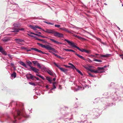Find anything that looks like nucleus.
<instances>
[{
	"label": "nucleus",
	"instance_id": "nucleus-59",
	"mask_svg": "<svg viewBox=\"0 0 123 123\" xmlns=\"http://www.w3.org/2000/svg\"><path fill=\"white\" fill-rule=\"evenodd\" d=\"M102 56L103 57H107V56L106 55H102Z\"/></svg>",
	"mask_w": 123,
	"mask_h": 123
},
{
	"label": "nucleus",
	"instance_id": "nucleus-54",
	"mask_svg": "<svg viewBox=\"0 0 123 123\" xmlns=\"http://www.w3.org/2000/svg\"><path fill=\"white\" fill-rule=\"evenodd\" d=\"M33 29V30H34L35 31H36V28L35 27V26H34L33 27V29Z\"/></svg>",
	"mask_w": 123,
	"mask_h": 123
},
{
	"label": "nucleus",
	"instance_id": "nucleus-43",
	"mask_svg": "<svg viewBox=\"0 0 123 123\" xmlns=\"http://www.w3.org/2000/svg\"><path fill=\"white\" fill-rule=\"evenodd\" d=\"M68 69L64 68L62 71L64 73H66Z\"/></svg>",
	"mask_w": 123,
	"mask_h": 123
},
{
	"label": "nucleus",
	"instance_id": "nucleus-27",
	"mask_svg": "<svg viewBox=\"0 0 123 123\" xmlns=\"http://www.w3.org/2000/svg\"><path fill=\"white\" fill-rule=\"evenodd\" d=\"M76 71H77V72L79 74H80L81 75H83V74L78 69H77L76 70Z\"/></svg>",
	"mask_w": 123,
	"mask_h": 123
},
{
	"label": "nucleus",
	"instance_id": "nucleus-28",
	"mask_svg": "<svg viewBox=\"0 0 123 123\" xmlns=\"http://www.w3.org/2000/svg\"><path fill=\"white\" fill-rule=\"evenodd\" d=\"M85 52L86 53H87L88 54H90L91 53V50H86V49L85 50Z\"/></svg>",
	"mask_w": 123,
	"mask_h": 123
},
{
	"label": "nucleus",
	"instance_id": "nucleus-26",
	"mask_svg": "<svg viewBox=\"0 0 123 123\" xmlns=\"http://www.w3.org/2000/svg\"><path fill=\"white\" fill-rule=\"evenodd\" d=\"M32 62L35 65L36 64L37 66V63H39L37 62V61H32Z\"/></svg>",
	"mask_w": 123,
	"mask_h": 123
},
{
	"label": "nucleus",
	"instance_id": "nucleus-29",
	"mask_svg": "<svg viewBox=\"0 0 123 123\" xmlns=\"http://www.w3.org/2000/svg\"><path fill=\"white\" fill-rule=\"evenodd\" d=\"M3 54L5 55H7L6 53L5 52V51L3 49L0 52Z\"/></svg>",
	"mask_w": 123,
	"mask_h": 123
},
{
	"label": "nucleus",
	"instance_id": "nucleus-8",
	"mask_svg": "<svg viewBox=\"0 0 123 123\" xmlns=\"http://www.w3.org/2000/svg\"><path fill=\"white\" fill-rule=\"evenodd\" d=\"M60 29L66 32L72 34H73V32H75L74 31H71L69 29L66 28L65 27L60 28Z\"/></svg>",
	"mask_w": 123,
	"mask_h": 123
},
{
	"label": "nucleus",
	"instance_id": "nucleus-19",
	"mask_svg": "<svg viewBox=\"0 0 123 123\" xmlns=\"http://www.w3.org/2000/svg\"><path fill=\"white\" fill-rule=\"evenodd\" d=\"M56 83L55 82H53V88H51L50 90V92L53 93V92L51 91V90H53V89H54L56 88V87L55 86V84Z\"/></svg>",
	"mask_w": 123,
	"mask_h": 123
},
{
	"label": "nucleus",
	"instance_id": "nucleus-12",
	"mask_svg": "<svg viewBox=\"0 0 123 123\" xmlns=\"http://www.w3.org/2000/svg\"><path fill=\"white\" fill-rule=\"evenodd\" d=\"M31 49L32 50H34L35 51L37 52H38L41 53L43 54H44V52H43L41 50H39L37 49L34 48H31Z\"/></svg>",
	"mask_w": 123,
	"mask_h": 123
},
{
	"label": "nucleus",
	"instance_id": "nucleus-56",
	"mask_svg": "<svg viewBox=\"0 0 123 123\" xmlns=\"http://www.w3.org/2000/svg\"><path fill=\"white\" fill-rule=\"evenodd\" d=\"M34 77L37 80H39V79L38 78L36 77Z\"/></svg>",
	"mask_w": 123,
	"mask_h": 123
},
{
	"label": "nucleus",
	"instance_id": "nucleus-11",
	"mask_svg": "<svg viewBox=\"0 0 123 123\" xmlns=\"http://www.w3.org/2000/svg\"><path fill=\"white\" fill-rule=\"evenodd\" d=\"M37 66L42 70H47L48 68H46L44 65H42L41 66L39 63H37Z\"/></svg>",
	"mask_w": 123,
	"mask_h": 123
},
{
	"label": "nucleus",
	"instance_id": "nucleus-7",
	"mask_svg": "<svg viewBox=\"0 0 123 123\" xmlns=\"http://www.w3.org/2000/svg\"><path fill=\"white\" fill-rule=\"evenodd\" d=\"M43 48L46 49L47 50H51L54 51L55 52H56V50L49 45H44Z\"/></svg>",
	"mask_w": 123,
	"mask_h": 123
},
{
	"label": "nucleus",
	"instance_id": "nucleus-37",
	"mask_svg": "<svg viewBox=\"0 0 123 123\" xmlns=\"http://www.w3.org/2000/svg\"><path fill=\"white\" fill-rule=\"evenodd\" d=\"M36 36H38L39 37H43V38L44 37V36H42L41 35H39V34H37V35H36Z\"/></svg>",
	"mask_w": 123,
	"mask_h": 123
},
{
	"label": "nucleus",
	"instance_id": "nucleus-33",
	"mask_svg": "<svg viewBox=\"0 0 123 123\" xmlns=\"http://www.w3.org/2000/svg\"><path fill=\"white\" fill-rule=\"evenodd\" d=\"M20 49L23 50H26L27 49V48L25 47H21Z\"/></svg>",
	"mask_w": 123,
	"mask_h": 123
},
{
	"label": "nucleus",
	"instance_id": "nucleus-25",
	"mask_svg": "<svg viewBox=\"0 0 123 123\" xmlns=\"http://www.w3.org/2000/svg\"><path fill=\"white\" fill-rule=\"evenodd\" d=\"M36 39L37 40H38L40 41H42L43 43H45L46 42L45 40L41 39H40L37 38H36Z\"/></svg>",
	"mask_w": 123,
	"mask_h": 123
},
{
	"label": "nucleus",
	"instance_id": "nucleus-32",
	"mask_svg": "<svg viewBox=\"0 0 123 123\" xmlns=\"http://www.w3.org/2000/svg\"><path fill=\"white\" fill-rule=\"evenodd\" d=\"M93 61H97L98 62H101L102 61L100 60H98L96 59H93Z\"/></svg>",
	"mask_w": 123,
	"mask_h": 123
},
{
	"label": "nucleus",
	"instance_id": "nucleus-57",
	"mask_svg": "<svg viewBox=\"0 0 123 123\" xmlns=\"http://www.w3.org/2000/svg\"><path fill=\"white\" fill-rule=\"evenodd\" d=\"M56 57H58V58H60L61 59L63 58H62L60 56H58V55H57V56Z\"/></svg>",
	"mask_w": 123,
	"mask_h": 123
},
{
	"label": "nucleus",
	"instance_id": "nucleus-14",
	"mask_svg": "<svg viewBox=\"0 0 123 123\" xmlns=\"http://www.w3.org/2000/svg\"><path fill=\"white\" fill-rule=\"evenodd\" d=\"M26 76L27 78L28 79H29L30 77L31 79H32L33 77V76L31 74H26Z\"/></svg>",
	"mask_w": 123,
	"mask_h": 123
},
{
	"label": "nucleus",
	"instance_id": "nucleus-53",
	"mask_svg": "<svg viewBox=\"0 0 123 123\" xmlns=\"http://www.w3.org/2000/svg\"><path fill=\"white\" fill-rule=\"evenodd\" d=\"M65 66L67 68H70V67H71V66H70L65 65Z\"/></svg>",
	"mask_w": 123,
	"mask_h": 123
},
{
	"label": "nucleus",
	"instance_id": "nucleus-23",
	"mask_svg": "<svg viewBox=\"0 0 123 123\" xmlns=\"http://www.w3.org/2000/svg\"><path fill=\"white\" fill-rule=\"evenodd\" d=\"M16 76V73L14 72L11 75V76L12 77H13L14 78H15Z\"/></svg>",
	"mask_w": 123,
	"mask_h": 123
},
{
	"label": "nucleus",
	"instance_id": "nucleus-10",
	"mask_svg": "<svg viewBox=\"0 0 123 123\" xmlns=\"http://www.w3.org/2000/svg\"><path fill=\"white\" fill-rule=\"evenodd\" d=\"M44 37H43V38H48L50 40L52 41V42L55 43L56 44H62V43L61 42H59L58 41H56V40H55L54 39H52L51 38H49L47 37H46L44 36Z\"/></svg>",
	"mask_w": 123,
	"mask_h": 123
},
{
	"label": "nucleus",
	"instance_id": "nucleus-46",
	"mask_svg": "<svg viewBox=\"0 0 123 123\" xmlns=\"http://www.w3.org/2000/svg\"><path fill=\"white\" fill-rule=\"evenodd\" d=\"M119 55L121 57V58H122V59L123 60V54H120Z\"/></svg>",
	"mask_w": 123,
	"mask_h": 123
},
{
	"label": "nucleus",
	"instance_id": "nucleus-2",
	"mask_svg": "<svg viewBox=\"0 0 123 123\" xmlns=\"http://www.w3.org/2000/svg\"><path fill=\"white\" fill-rule=\"evenodd\" d=\"M106 67V66H105L103 67H98L97 68L98 69L96 70H92L90 68V67H88L87 70L92 72L95 73H101L102 72L101 70H103Z\"/></svg>",
	"mask_w": 123,
	"mask_h": 123
},
{
	"label": "nucleus",
	"instance_id": "nucleus-31",
	"mask_svg": "<svg viewBox=\"0 0 123 123\" xmlns=\"http://www.w3.org/2000/svg\"><path fill=\"white\" fill-rule=\"evenodd\" d=\"M63 49L67 51L71 52V49Z\"/></svg>",
	"mask_w": 123,
	"mask_h": 123
},
{
	"label": "nucleus",
	"instance_id": "nucleus-3",
	"mask_svg": "<svg viewBox=\"0 0 123 123\" xmlns=\"http://www.w3.org/2000/svg\"><path fill=\"white\" fill-rule=\"evenodd\" d=\"M106 67V66H105L103 67H98L97 68L98 69L96 70H92L90 68V67H88L87 70L92 72L95 73H101L102 72L101 70H103Z\"/></svg>",
	"mask_w": 123,
	"mask_h": 123
},
{
	"label": "nucleus",
	"instance_id": "nucleus-58",
	"mask_svg": "<svg viewBox=\"0 0 123 123\" xmlns=\"http://www.w3.org/2000/svg\"><path fill=\"white\" fill-rule=\"evenodd\" d=\"M16 43L19 44H21V43H20L18 42V41H16Z\"/></svg>",
	"mask_w": 123,
	"mask_h": 123
},
{
	"label": "nucleus",
	"instance_id": "nucleus-18",
	"mask_svg": "<svg viewBox=\"0 0 123 123\" xmlns=\"http://www.w3.org/2000/svg\"><path fill=\"white\" fill-rule=\"evenodd\" d=\"M75 54L77 55V56H78V57H80L81 59H82L86 61V60L85 59L84 57H83L82 56H81L80 55H79V54H77V53H75Z\"/></svg>",
	"mask_w": 123,
	"mask_h": 123
},
{
	"label": "nucleus",
	"instance_id": "nucleus-51",
	"mask_svg": "<svg viewBox=\"0 0 123 123\" xmlns=\"http://www.w3.org/2000/svg\"><path fill=\"white\" fill-rule=\"evenodd\" d=\"M31 33L32 34L36 36V35L37 34L36 33H34L32 32H31Z\"/></svg>",
	"mask_w": 123,
	"mask_h": 123
},
{
	"label": "nucleus",
	"instance_id": "nucleus-55",
	"mask_svg": "<svg viewBox=\"0 0 123 123\" xmlns=\"http://www.w3.org/2000/svg\"><path fill=\"white\" fill-rule=\"evenodd\" d=\"M52 54H53L55 56H57V55L54 53L53 52V53H52Z\"/></svg>",
	"mask_w": 123,
	"mask_h": 123
},
{
	"label": "nucleus",
	"instance_id": "nucleus-36",
	"mask_svg": "<svg viewBox=\"0 0 123 123\" xmlns=\"http://www.w3.org/2000/svg\"><path fill=\"white\" fill-rule=\"evenodd\" d=\"M29 83L30 84L32 85H33V86H35V84L34 83H33V82H30Z\"/></svg>",
	"mask_w": 123,
	"mask_h": 123
},
{
	"label": "nucleus",
	"instance_id": "nucleus-41",
	"mask_svg": "<svg viewBox=\"0 0 123 123\" xmlns=\"http://www.w3.org/2000/svg\"><path fill=\"white\" fill-rule=\"evenodd\" d=\"M28 25V27L31 28L32 29H33V27H34V26L31 25Z\"/></svg>",
	"mask_w": 123,
	"mask_h": 123
},
{
	"label": "nucleus",
	"instance_id": "nucleus-52",
	"mask_svg": "<svg viewBox=\"0 0 123 123\" xmlns=\"http://www.w3.org/2000/svg\"><path fill=\"white\" fill-rule=\"evenodd\" d=\"M36 32L38 33V34H41V33L40 32H38V31H37Z\"/></svg>",
	"mask_w": 123,
	"mask_h": 123
},
{
	"label": "nucleus",
	"instance_id": "nucleus-1",
	"mask_svg": "<svg viewBox=\"0 0 123 123\" xmlns=\"http://www.w3.org/2000/svg\"><path fill=\"white\" fill-rule=\"evenodd\" d=\"M64 41L67 42L70 46H71L77 49L78 50L80 51H81L82 52H85V49H80L78 46L76 45L73 42H70L69 40L66 39H64Z\"/></svg>",
	"mask_w": 123,
	"mask_h": 123
},
{
	"label": "nucleus",
	"instance_id": "nucleus-15",
	"mask_svg": "<svg viewBox=\"0 0 123 123\" xmlns=\"http://www.w3.org/2000/svg\"><path fill=\"white\" fill-rule=\"evenodd\" d=\"M47 73L50 75L51 76L53 75L54 73L53 72V71L50 70L49 69H48L46 70Z\"/></svg>",
	"mask_w": 123,
	"mask_h": 123
},
{
	"label": "nucleus",
	"instance_id": "nucleus-17",
	"mask_svg": "<svg viewBox=\"0 0 123 123\" xmlns=\"http://www.w3.org/2000/svg\"><path fill=\"white\" fill-rule=\"evenodd\" d=\"M77 87L78 88L77 89H74V91H76L79 90H83L84 89V87L82 88L81 87L79 86H77Z\"/></svg>",
	"mask_w": 123,
	"mask_h": 123
},
{
	"label": "nucleus",
	"instance_id": "nucleus-4",
	"mask_svg": "<svg viewBox=\"0 0 123 123\" xmlns=\"http://www.w3.org/2000/svg\"><path fill=\"white\" fill-rule=\"evenodd\" d=\"M26 62L27 64L31 68V70L33 71L35 73H39L38 71L39 70L35 68L34 67L31 66L32 64V62L29 60H27L26 61Z\"/></svg>",
	"mask_w": 123,
	"mask_h": 123
},
{
	"label": "nucleus",
	"instance_id": "nucleus-42",
	"mask_svg": "<svg viewBox=\"0 0 123 123\" xmlns=\"http://www.w3.org/2000/svg\"><path fill=\"white\" fill-rule=\"evenodd\" d=\"M53 63L56 67H58V68L60 67L55 62H53Z\"/></svg>",
	"mask_w": 123,
	"mask_h": 123
},
{
	"label": "nucleus",
	"instance_id": "nucleus-40",
	"mask_svg": "<svg viewBox=\"0 0 123 123\" xmlns=\"http://www.w3.org/2000/svg\"><path fill=\"white\" fill-rule=\"evenodd\" d=\"M55 27L59 28L60 27V25H55Z\"/></svg>",
	"mask_w": 123,
	"mask_h": 123
},
{
	"label": "nucleus",
	"instance_id": "nucleus-24",
	"mask_svg": "<svg viewBox=\"0 0 123 123\" xmlns=\"http://www.w3.org/2000/svg\"><path fill=\"white\" fill-rule=\"evenodd\" d=\"M46 79L50 82V83H52V80H51L50 77H47L46 78Z\"/></svg>",
	"mask_w": 123,
	"mask_h": 123
},
{
	"label": "nucleus",
	"instance_id": "nucleus-48",
	"mask_svg": "<svg viewBox=\"0 0 123 123\" xmlns=\"http://www.w3.org/2000/svg\"><path fill=\"white\" fill-rule=\"evenodd\" d=\"M61 71H62L64 69V68H62V67H59V68Z\"/></svg>",
	"mask_w": 123,
	"mask_h": 123
},
{
	"label": "nucleus",
	"instance_id": "nucleus-60",
	"mask_svg": "<svg viewBox=\"0 0 123 123\" xmlns=\"http://www.w3.org/2000/svg\"><path fill=\"white\" fill-rule=\"evenodd\" d=\"M71 52H72L74 53H75V51L74 50L72 49H71Z\"/></svg>",
	"mask_w": 123,
	"mask_h": 123
},
{
	"label": "nucleus",
	"instance_id": "nucleus-49",
	"mask_svg": "<svg viewBox=\"0 0 123 123\" xmlns=\"http://www.w3.org/2000/svg\"><path fill=\"white\" fill-rule=\"evenodd\" d=\"M88 74H89V75L91 77H93V75L92 74L90 73H89Z\"/></svg>",
	"mask_w": 123,
	"mask_h": 123
},
{
	"label": "nucleus",
	"instance_id": "nucleus-63",
	"mask_svg": "<svg viewBox=\"0 0 123 123\" xmlns=\"http://www.w3.org/2000/svg\"><path fill=\"white\" fill-rule=\"evenodd\" d=\"M53 80L54 81H55V80H56V79L55 78H54L53 79Z\"/></svg>",
	"mask_w": 123,
	"mask_h": 123
},
{
	"label": "nucleus",
	"instance_id": "nucleus-35",
	"mask_svg": "<svg viewBox=\"0 0 123 123\" xmlns=\"http://www.w3.org/2000/svg\"><path fill=\"white\" fill-rule=\"evenodd\" d=\"M70 68H73V69H75L76 70L77 69V68L75 67L74 65H73L72 66H71V67Z\"/></svg>",
	"mask_w": 123,
	"mask_h": 123
},
{
	"label": "nucleus",
	"instance_id": "nucleus-39",
	"mask_svg": "<svg viewBox=\"0 0 123 123\" xmlns=\"http://www.w3.org/2000/svg\"><path fill=\"white\" fill-rule=\"evenodd\" d=\"M77 37L80 39H83V38L78 36H77Z\"/></svg>",
	"mask_w": 123,
	"mask_h": 123
},
{
	"label": "nucleus",
	"instance_id": "nucleus-44",
	"mask_svg": "<svg viewBox=\"0 0 123 123\" xmlns=\"http://www.w3.org/2000/svg\"><path fill=\"white\" fill-rule=\"evenodd\" d=\"M86 61H87L89 62H92V61L89 58L87 60H86Z\"/></svg>",
	"mask_w": 123,
	"mask_h": 123
},
{
	"label": "nucleus",
	"instance_id": "nucleus-20",
	"mask_svg": "<svg viewBox=\"0 0 123 123\" xmlns=\"http://www.w3.org/2000/svg\"><path fill=\"white\" fill-rule=\"evenodd\" d=\"M15 41H18V42H23L24 41L23 40L19 38H17L15 39Z\"/></svg>",
	"mask_w": 123,
	"mask_h": 123
},
{
	"label": "nucleus",
	"instance_id": "nucleus-22",
	"mask_svg": "<svg viewBox=\"0 0 123 123\" xmlns=\"http://www.w3.org/2000/svg\"><path fill=\"white\" fill-rule=\"evenodd\" d=\"M13 26L15 27H18L20 26L19 24L18 23L14 24H13Z\"/></svg>",
	"mask_w": 123,
	"mask_h": 123
},
{
	"label": "nucleus",
	"instance_id": "nucleus-62",
	"mask_svg": "<svg viewBox=\"0 0 123 123\" xmlns=\"http://www.w3.org/2000/svg\"><path fill=\"white\" fill-rule=\"evenodd\" d=\"M35 27L36 28H38V26L37 25H36L35 26Z\"/></svg>",
	"mask_w": 123,
	"mask_h": 123
},
{
	"label": "nucleus",
	"instance_id": "nucleus-16",
	"mask_svg": "<svg viewBox=\"0 0 123 123\" xmlns=\"http://www.w3.org/2000/svg\"><path fill=\"white\" fill-rule=\"evenodd\" d=\"M19 63L21 65L23 66L24 67H25L26 68H27V66L22 61H20L19 62Z\"/></svg>",
	"mask_w": 123,
	"mask_h": 123
},
{
	"label": "nucleus",
	"instance_id": "nucleus-61",
	"mask_svg": "<svg viewBox=\"0 0 123 123\" xmlns=\"http://www.w3.org/2000/svg\"><path fill=\"white\" fill-rule=\"evenodd\" d=\"M68 65H71V66H72L73 65V64H72V63H69L68 64Z\"/></svg>",
	"mask_w": 123,
	"mask_h": 123
},
{
	"label": "nucleus",
	"instance_id": "nucleus-47",
	"mask_svg": "<svg viewBox=\"0 0 123 123\" xmlns=\"http://www.w3.org/2000/svg\"><path fill=\"white\" fill-rule=\"evenodd\" d=\"M39 77L42 78L43 80H45V78L43 77L41 75L39 76Z\"/></svg>",
	"mask_w": 123,
	"mask_h": 123
},
{
	"label": "nucleus",
	"instance_id": "nucleus-45",
	"mask_svg": "<svg viewBox=\"0 0 123 123\" xmlns=\"http://www.w3.org/2000/svg\"><path fill=\"white\" fill-rule=\"evenodd\" d=\"M87 65H83V67L86 68V69H87L88 67H87Z\"/></svg>",
	"mask_w": 123,
	"mask_h": 123
},
{
	"label": "nucleus",
	"instance_id": "nucleus-30",
	"mask_svg": "<svg viewBox=\"0 0 123 123\" xmlns=\"http://www.w3.org/2000/svg\"><path fill=\"white\" fill-rule=\"evenodd\" d=\"M37 44L38 45L41 46L43 48L44 45L38 43H37Z\"/></svg>",
	"mask_w": 123,
	"mask_h": 123
},
{
	"label": "nucleus",
	"instance_id": "nucleus-34",
	"mask_svg": "<svg viewBox=\"0 0 123 123\" xmlns=\"http://www.w3.org/2000/svg\"><path fill=\"white\" fill-rule=\"evenodd\" d=\"M94 37L98 41H99V42H101V40L99 38H98L95 37Z\"/></svg>",
	"mask_w": 123,
	"mask_h": 123
},
{
	"label": "nucleus",
	"instance_id": "nucleus-5",
	"mask_svg": "<svg viewBox=\"0 0 123 123\" xmlns=\"http://www.w3.org/2000/svg\"><path fill=\"white\" fill-rule=\"evenodd\" d=\"M16 112L17 113V114L16 115H14V118L15 119L17 117H18V119H19L18 117L20 116L21 115L23 116H24V117H29V115H26V116H25V115H23L22 114V113L21 114V112L20 111L18 110H17L16 111Z\"/></svg>",
	"mask_w": 123,
	"mask_h": 123
},
{
	"label": "nucleus",
	"instance_id": "nucleus-50",
	"mask_svg": "<svg viewBox=\"0 0 123 123\" xmlns=\"http://www.w3.org/2000/svg\"><path fill=\"white\" fill-rule=\"evenodd\" d=\"M3 49L0 46V52Z\"/></svg>",
	"mask_w": 123,
	"mask_h": 123
},
{
	"label": "nucleus",
	"instance_id": "nucleus-9",
	"mask_svg": "<svg viewBox=\"0 0 123 123\" xmlns=\"http://www.w3.org/2000/svg\"><path fill=\"white\" fill-rule=\"evenodd\" d=\"M43 31L45 32L49 33H51L54 34L55 31L51 29H46L45 30H42Z\"/></svg>",
	"mask_w": 123,
	"mask_h": 123
},
{
	"label": "nucleus",
	"instance_id": "nucleus-64",
	"mask_svg": "<svg viewBox=\"0 0 123 123\" xmlns=\"http://www.w3.org/2000/svg\"><path fill=\"white\" fill-rule=\"evenodd\" d=\"M74 36L75 37H77V35H74Z\"/></svg>",
	"mask_w": 123,
	"mask_h": 123
},
{
	"label": "nucleus",
	"instance_id": "nucleus-13",
	"mask_svg": "<svg viewBox=\"0 0 123 123\" xmlns=\"http://www.w3.org/2000/svg\"><path fill=\"white\" fill-rule=\"evenodd\" d=\"M24 30V29L23 28H21L19 29H14L13 31H10V32H18L19 31H23Z\"/></svg>",
	"mask_w": 123,
	"mask_h": 123
},
{
	"label": "nucleus",
	"instance_id": "nucleus-21",
	"mask_svg": "<svg viewBox=\"0 0 123 123\" xmlns=\"http://www.w3.org/2000/svg\"><path fill=\"white\" fill-rule=\"evenodd\" d=\"M2 40L4 42H6L10 40V39L8 38H5L2 39Z\"/></svg>",
	"mask_w": 123,
	"mask_h": 123
},
{
	"label": "nucleus",
	"instance_id": "nucleus-6",
	"mask_svg": "<svg viewBox=\"0 0 123 123\" xmlns=\"http://www.w3.org/2000/svg\"><path fill=\"white\" fill-rule=\"evenodd\" d=\"M53 34L54 36L55 37H63V35L62 34L55 31Z\"/></svg>",
	"mask_w": 123,
	"mask_h": 123
},
{
	"label": "nucleus",
	"instance_id": "nucleus-38",
	"mask_svg": "<svg viewBox=\"0 0 123 123\" xmlns=\"http://www.w3.org/2000/svg\"><path fill=\"white\" fill-rule=\"evenodd\" d=\"M45 22L47 24H50L52 25H54V23H51L49 22Z\"/></svg>",
	"mask_w": 123,
	"mask_h": 123
}]
</instances>
